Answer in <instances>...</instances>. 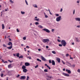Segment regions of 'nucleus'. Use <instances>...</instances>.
Wrapping results in <instances>:
<instances>
[{
	"label": "nucleus",
	"instance_id": "64",
	"mask_svg": "<svg viewBox=\"0 0 80 80\" xmlns=\"http://www.w3.org/2000/svg\"><path fill=\"white\" fill-rule=\"evenodd\" d=\"M72 45H74V42H72Z\"/></svg>",
	"mask_w": 80,
	"mask_h": 80
},
{
	"label": "nucleus",
	"instance_id": "27",
	"mask_svg": "<svg viewBox=\"0 0 80 80\" xmlns=\"http://www.w3.org/2000/svg\"><path fill=\"white\" fill-rule=\"evenodd\" d=\"M44 72H48V70L47 69H44Z\"/></svg>",
	"mask_w": 80,
	"mask_h": 80
},
{
	"label": "nucleus",
	"instance_id": "43",
	"mask_svg": "<svg viewBox=\"0 0 80 80\" xmlns=\"http://www.w3.org/2000/svg\"><path fill=\"white\" fill-rule=\"evenodd\" d=\"M49 63H52V62H51V60H49Z\"/></svg>",
	"mask_w": 80,
	"mask_h": 80
},
{
	"label": "nucleus",
	"instance_id": "47",
	"mask_svg": "<svg viewBox=\"0 0 80 80\" xmlns=\"http://www.w3.org/2000/svg\"><path fill=\"white\" fill-rule=\"evenodd\" d=\"M8 62H10V63H12V62H13V61H10V60H8Z\"/></svg>",
	"mask_w": 80,
	"mask_h": 80
},
{
	"label": "nucleus",
	"instance_id": "15",
	"mask_svg": "<svg viewBox=\"0 0 80 80\" xmlns=\"http://www.w3.org/2000/svg\"><path fill=\"white\" fill-rule=\"evenodd\" d=\"M75 41L76 42H79L80 41H79V40L77 38H75Z\"/></svg>",
	"mask_w": 80,
	"mask_h": 80
},
{
	"label": "nucleus",
	"instance_id": "61",
	"mask_svg": "<svg viewBox=\"0 0 80 80\" xmlns=\"http://www.w3.org/2000/svg\"><path fill=\"white\" fill-rule=\"evenodd\" d=\"M9 41H11L12 40V39L10 38H9Z\"/></svg>",
	"mask_w": 80,
	"mask_h": 80
},
{
	"label": "nucleus",
	"instance_id": "10",
	"mask_svg": "<svg viewBox=\"0 0 80 80\" xmlns=\"http://www.w3.org/2000/svg\"><path fill=\"white\" fill-rule=\"evenodd\" d=\"M66 72H67L68 73H69V74L71 73V71L70 70L66 69Z\"/></svg>",
	"mask_w": 80,
	"mask_h": 80
},
{
	"label": "nucleus",
	"instance_id": "11",
	"mask_svg": "<svg viewBox=\"0 0 80 80\" xmlns=\"http://www.w3.org/2000/svg\"><path fill=\"white\" fill-rule=\"evenodd\" d=\"M8 45L12 46L13 45V44H12V42H8Z\"/></svg>",
	"mask_w": 80,
	"mask_h": 80
},
{
	"label": "nucleus",
	"instance_id": "5",
	"mask_svg": "<svg viewBox=\"0 0 80 80\" xmlns=\"http://www.w3.org/2000/svg\"><path fill=\"white\" fill-rule=\"evenodd\" d=\"M26 78V77L25 76H21V78H20V80H25Z\"/></svg>",
	"mask_w": 80,
	"mask_h": 80
},
{
	"label": "nucleus",
	"instance_id": "52",
	"mask_svg": "<svg viewBox=\"0 0 80 80\" xmlns=\"http://www.w3.org/2000/svg\"><path fill=\"white\" fill-rule=\"evenodd\" d=\"M45 66H47V67H48V65H47V64H45Z\"/></svg>",
	"mask_w": 80,
	"mask_h": 80
},
{
	"label": "nucleus",
	"instance_id": "18",
	"mask_svg": "<svg viewBox=\"0 0 80 80\" xmlns=\"http://www.w3.org/2000/svg\"><path fill=\"white\" fill-rule=\"evenodd\" d=\"M7 48H8V49H12V46H11L9 47H7Z\"/></svg>",
	"mask_w": 80,
	"mask_h": 80
},
{
	"label": "nucleus",
	"instance_id": "58",
	"mask_svg": "<svg viewBox=\"0 0 80 80\" xmlns=\"http://www.w3.org/2000/svg\"><path fill=\"white\" fill-rule=\"evenodd\" d=\"M46 48H48V46H46Z\"/></svg>",
	"mask_w": 80,
	"mask_h": 80
},
{
	"label": "nucleus",
	"instance_id": "32",
	"mask_svg": "<svg viewBox=\"0 0 80 80\" xmlns=\"http://www.w3.org/2000/svg\"><path fill=\"white\" fill-rule=\"evenodd\" d=\"M39 18L35 19V20H36V21H37L38 22V21H39Z\"/></svg>",
	"mask_w": 80,
	"mask_h": 80
},
{
	"label": "nucleus",
	"instance_id": "49",
	"mask_svg": "<svg viewBox=\"0 0 80 80\" xmlns=\"http://www.w3.org/2000/svg\"><path fill=\"white\" fill-rule=\"evenodd\" d=\"M58 41L59 42H61V41L59 39H58Z\"/></svg>",
	"mask_w": 80,
	"mask_h": 80
},
{
	"label": "nucleus",
	"instance_id": "31",
	"mask_svg": "<svg viewBox=\"0 0 80 80\" xmlns=\"http://www.w3.org/2000/svg\"><path fill=\"white\" fill-rule=\"evenodd\" d=\"M10 2L11 3H13V2L12 1V0H10Z\"/></svg>",
	"mask_w": 80,
	"mask_h": 80
},
{
	"label": "nucleus",
	"instance_id": "1",
	"mask_svg": "<svg viewBox=\"0 0 80 80\" xmlns=\"http://www.w3.org/2000/svg\"><path fill=\"white\" fill-rule=\"evenodd\" d=\"M61 43L64 47H65V46H66V45H67V42L65 40H62L61 41Z\"/></svg>",
	"mask_w": 80,
	"mask_h": 80
},
{
	"label": "nucleus",
	"instance_id": "35",
	"mask_svg": "<svg viewBox=\"0 0 80 80\" xmlns=\"http://www.w3.org/2000/svg\"><path fill=\"white\" fill-rule=\"evenodd\" d=\"M35 24H36V25H38V24H39V23H38V22H35Z\"/></svg>",
	"mask_w": 80,
	"mask_h": 80
},
{
	"label": "nucleus",
	"instance_id": "54",
	"mask_svg": "<svg viewBox=\"0 0 80 80\" xmlns=\"http://www.w3.org/2000/svg\"><path fill=\"white\" fill-rule=\"evenodd\" d=\"M62 63H63V64H65V62H63V61H62Z\"/></svg>",
	"mask_w": 80,
	"mask_h": 80
},
{
	"label": "nucleus",
	"instance_id": "41",
	"mask_svg": "<svg viewBox=\"0 0 80 80\" xmlns=\"http://www.w3.org/2000/svg\"><path fill=\"white\" fill-rule=\"evenodd\" d=\"M78 73H80V69H78Z\"/></svg>",
	"mask_w": 80,
	"mask_h": 80
},
{
	"label": "nucleus",
	"instance_id": "38",
	"mask_svg": "<svg viewBox=\"0 0 80 80\" xmlns=\"http://www.w3.org/2000/svg\"><path fill=\"white\" fill-rule=\"evenodd\" d=\"M55 15H56L57 17H58V16H59V14H56Z\"/></svg>",
	"mask_w": 80,
	"mask_h": 80
},
{
	"label": "nucleus",
	"instance_id": "24",
	"mask_svg": "<svg viewBox=\"0 0 80 80\" xmlns=\"http://www.w3.org/2000/svg\"><path fill=\"white\" fill-rule=\"evenodd\" d=\"M23 56H19V59H20V58H23Z\"/></svg>",
	"mask_w": 80,
	"mask_h": 80
},
{
	"label": "nucleus",
	"instance_id": "37",
	"mask_svg": "<svg viewBox=\"0 0 80 80\" xmlns=\"http://www.w3.org/2000/svg\"><path fill=\"white\" fill-rule=\"evenodd\" d=\"M34 7H35V8H37V6L36 4L35 5V6H34Z\"/></svg>",
	"mask_w": 80,
	"mask_h": 80
},
{
	"label": "nucleus",
	"instance_id": "50",
	"mask_svg": "<svg viewBox=\"0 0 80 80\" xmlns=\"http://www.w3.org/2000/svg\"><path fill=\"white\" fill-rule=\"evenodd\" d=\"M26 48H29V47L28 46H26Z\"/></svg>",
	"mask_w": 80,
	"mask_h": 80
},
{
	"label": "nucleus",
	"instance_id": "9",
	"mask_svg": "<svg viewBox=\"0 0 80 80\" xmlns=\"http://www.w3.org/2000/svg\"><path fill=\"white\" fill-rule=\"evenodd\" d=\"M62 74L63 75H64V76H66V77H69V74H67L63 72Z\"/></svg>",
	"mask_w": 80,
	"mask_h": 80
},
{
	"label": "nucleus",
	"instance_id": "25",
	"mask_svg": "<svg viewBox=\"0 0 80 80\" xmlns=\"http://www.w3.org/2000/svg\"><path fill=\"white\" fill-rule=\"evenodd\" d=\"M16 54H17L16 56L17 57H19V53H16Z\"/></svg>",
	"mask_w": 80,
	"mask_h": 80
},
{
	"label": "nucleus",
	"instance_id": "40",
	"mask_svg": "<svg viewBox=\"0 0 80 80\" xmlns=\"http://www.w3.org/2000/svg\"><path fill=\"white\" fill-rule=\"evenodd\" d=\"M29 78V77L27 76V78L26 79V80H28Z\"/></svg>",
	"mask_w": 80,
	"mask_h": 80
},
{
	"label": "nucleus",
	"instance_id": "12",
	"mask_svg": "<svg viewBox=\"0 0 80 80\" xmlns=\"http://www.w3.org/2000/svg\"><path fill=\"white\" fill-rule=\"evenodd\" d=\"M75 19L76 21H78L79 22H80V18H75Z\"/></svg>",
	"mask_w": 80,
	"mask_h": 80
},
{
	"label": "nucleus",
	"instance_id": "63",
	"mask_svg": "<svg viewBox=\"0 0 80 80\" xmlns=\"http://www.w3.org/2000/svg\"><path fill=\"white\" fill-rule=\"evenodd\" d=\"M77 3H79V1H77Z\"/></svg>",
	"mask_w": 80,
	"mask_h": 80
},
{
	"label": "nucleus",
	"instance_id": "19",
	"mask_svg": "<svg viewBox=\"0 0 80 80\" xmlns=\"http://www.w3.org/2000/svg\"><path fill=\"white\" fill-rule=\"evenodd\" d=\"M38 28H43V26H42L41 25H39L38 26Z\"/></svg>",
	"mask_w": 80,
	"mask_h": 80
},
{
	"label": "nucleus",
	"instance_id": "57",
	"mask_svg": "<svg viewBox=\"0 0 80 80\" xmlns=\"http://www.w3.org/2000/svg\"><path fill=\"white\" fill-rule=\"evenodd\" d=\"M49 13L50 15H52V13L50 12H49Z\"/></svg>",
	"mask_w": 80,
	"mask_h": 80
},
{
	"label": "nucleus",
	"instance_id": "30",
	"mask_svg": "<svg viewBox=\"0 0 80 80\" xmlns=\"http://www.w3.org/2000/svg\"><path fill=\"white\" fill-rule=\"evenodd\" d=\"M25 2L26 3L27 5H28V2H27V0H25Z\"/></svg>",
	"mask_w": 80,
	"mask_h": 80
},
{
	"label": "nucleus",
	"instance_id": "23",
	"mask_svg": "<svg viewBox=\"0 0 80 80\" xmlns=\"http://www.w3.org/2000/svg\"><path fill=\"white\" fill-rule=\"evenodd\" d=\"M44 15H45V18H48V16H47V15H45V13L44 12Z\"/></svg>",
	"mask_w": 80,
	"mask_h": 80
},
{
	"label": "nucleus",
	"instance_id": "45",
	"mask_svg": "<svg viewBox=\"0 0 80 80\" xmlns=\"http://www.w3.org/2000/svg\"><path fill=\"white\" fill-rule=\"evenodd\" d=\"M37 67H38V65H37L36 66H35V68H37Z\"/></svg>",
	"mask_w": 80,
	"mask_h": 80
},
{
	"label": "nucleus",
	"instance_id": "48",
	"mask_svg": "<svg viewBox=\"0 0 80 80\" xmlns=\"http://www.w3.org/2000/svg\"><path fill=\"white\" fill-rule=\"evenodd\" d=\"M17 32H19V31L18 30V29H17Z\"/></svg>",
	"mask_w": 80,
	"mask_h": 80
},
{
	"label": "nucleus",
	"instance_id": "56",
	"mask_svg": "<svg viewBox=\"0 0 80 80\" xmlns=\"http://www.w3.org/2000/svg\"><path fill=\"white\" fill-rule=\"evenodd\" d=\"M19 76H20V75L19 74H18V76H17V77H19Z\"/></svg>",
	"mask_w": 80,
	"mask_h": 80
},
{
	"label": "nucleus",
	"instance_id": "59",
	"mask_svg": "<svg viewBox=\"0 0 80 80\" xmlns=\"http://www.w3.org/2000/svg\"><path fill=\"white\" fill-rule=\"evenodd\" d=\"M38 50L40 52V51H41V49H38Z\"/></svg>",
	"mask_w": 80,
	"mask_h": 80
},
{
	"label": "nucleus",
	"instance_id": "46",
	"mask_svg": "<svg viewBox=\"0 0 80 80\" xmlns=\"http://www.w3.org/2000/svg\"><path fill=\"white\" fill-rule=\"evenodd\" d=\"M75 64H73L71 66L72 67H73V68H74V67H75Z\"/></svg>",
	"mask_w": 80,
	"mask_h": 80
},
{
	"label": "nucleus",
	"instance_id": "8",
	"mask_svg": "<svg viewBox=\"0 0 80 80\" xmlns=\"http://www.w3.org/2000/svg\"><path fill=\"white\" fill-rule=\"evenodd\" d=\"M25 65L26 67H28V66H29L30 65V63L28 62H26L25 63Z\"/></svg>",
	"mask_w": 80,
	"mask_h": 80
},
{
	"label": "nucleus",
	"instance_id": "60",
	"mask_svg": "<svg viewBox=\"0 0 80 80\" xmlns=\"http://www.w3.org/2000/svg\"><path fill=\"white\" fill-rule=\"evenodd\" d=\"M13 55L14 56H15V57L16 56V54H13Z\"/></svg>",
	"mask_w": 80,
	"mask_h": 80
},
{
	"label": "nucleus",
	"instance_id": "42",
	"mask_svg": "<svg viewBox=\"0 0 80 80\" xmlns=\"http://www.w3.org/2000/svg\"><path fill=\"white\" fill-rule=\"evenodd\" d=\"M62 45H63L62 44H59V47H62Z\"/></svg>",
	"mask_w": 80,
	"mask_h": 80
},
{
	"label": "nucleus",
	"instance_id": "33",
	"mask_svg": "<svg viewBox=\"0 0 80 80\" xmlns=\"http://www.w3.org/2000/svg\"><path fill=\"white\" fill-rule=\"evenodd\" d=\"M3 46L4 47H7V46H6V45L5 44H3Z\"/></svg>",
	"mask_w": 80,
	"mask_h": 80
},
{
	"label": "nucleus",
	"instance_id": "28",
	"mask_svg": "<svg viewBox=\"0 0 80 80\" xmlns=\"http://www.w3.org/2000/svg\"><path fill=\"white\" fill-rule=\"evenodd\" d=\"M23 40H26V37H23Z\"/></svg>",
	"mask_w": 80,
	"mask_h": 80
},
{
	"label": "nucleus",
	"instance_id": "62",
	"mask_svg": "<svg viewBox=\"0 0 80 80\" xmlns=\"http://www.w3.org/2000/svg\"><path fill=\"white\" fill-rule=\"evenodd\" d=\"M3 63H7V61L3 62Z\"/></svg>",
	"mask_w": 80,
	"mask_h": 80
},
{
	"label": "nucleus",
	"instance_id": "53",
	"mask_svg": "<svg viewBox=\"0 0 80 80\" xmlns=\"http://www.w3.org/2000/svg\"><path fill=\"white\" fill-rule=\"evenodd\" d=\"M80 26H77V27H78V28H80Z\"/></svg>",
	"mask_w": 80,
	"mask_h": 80
},
{
	"label": "nucleus",
	"instance_id": "26",
	"mask_svg": "<svg viewBox=\"0 0 80 80\" xmlns=\"http://www.w3.org/2000/svg\"><path fill=\"white\" fill-rule=\"evenodd\" d=\"M47 77H48V78H52L51 76H49L47 75L46 76Z\"/></svg>",
	"mask_w": 80,
	"mask_h": 80
},
{
	"label": "nucleus",
	"instance_id": "4",
	"mask_svg": "<svg viewBox=\"0 0 80 80\" xmlns=\"http://www.w3.org/2000/svg\"><path fill=\"white\" fill-rule=\"evenodd\" d=\"M49 41V39H44L42 40L43 42L44 43H46V42H48Z\"/></svg>",
	"mask_w": 80,
	"mask_h": 80
},
{
	"label": "nucleus",
	"instance_id": "2",
	"mask_svg": "<svg viewBox=\"0 0 80 80\" xmlns=\"http://www.w3.org/2000/svg\"><path fill=\"white\" fill-rule=\"evenodd\" d=\"M62 18V17L61 16H60L59 17L56 18V21L57 22H60V20H61V18Z\"/></svg>",
	"mask_w": 80,
	"mask_h": 80
},
{
	"label": "nucleus",
	"instance_id": "6",
	"mask_svg": "<svg viewBox=\"0 0 80 80\" xmlns=\"http://www.w3.org/2000/svg\"><path fill=\"white\" fill-rule=\"evenodd\" d=\"M41 59H42V60H43V61H47V59H46L43 56H41Z\"/></svg>",
	"mask_w": 80,
	"mask_h": 80
},
{
	"label": "nucleus",
	"instance_id": "36",
	"mask_svg": "<svg viewBox=\"0 0 80 80\" xmlns=\"http://www.w3.org/2000/svg\"><path fill=\"white\" fill-rule=\"evenodd\" d=\"M3 74L2 73L1 74V77H3Z\"/></svg>",
	"mask_w": 80,
	"mask_h": 80
},
{
	"label": "nucleus",
	"instance_id": "55",
	"mask_svg": "<svg viewBox=\"0 0 80 80\" xmlns=\"http://www.w3.org/2000/svg\"><path fill=\"white\" fill-rule=\"evenodd\" d=\"M37 61H39L40 59L38 58V59H37Z\"/></svg>",
	"mask_w": 80,
	"mask_h": 80
},
{
	"label": "nucleus",
	"instance_id": "21",
	"mask_svg": "<svg viewBox=\"0 0 80 80\" xmlns=\"http://www.w3.org/2000/svg\"><path fill=\"white\" fill-rule=\"evenodd\" d=\"M52 52L53 53V54H56V52L55 51H52Z\"/></svg>",
	"mask_w": 80,
	"mask_h": 80
},
{
	"label": "nucleus",
	"instance_id": "20",
	"mask_svg": "<svg viewBox=\"0 0 80 80\" xmlns=\"http://www.w3.org/2000/svg\"><path fill=\"white\" fill-rule=\"evenodd\" d=\"M11 66H12V64H10L8 66V67L9 68H11Z\"/></svg>",
	"mask_w": 80,
	"mask_h": 80
},
{
	"label": "nucleus",
	"instance_id": "14",
	"mask_svg": "<svg viewBox=\"0 0 80 80\" xmlns=\"http://www.w3.org/2000/svg\"><path fill=\"white\" fill-rule=\"evenodd\" d=\"M52 65H55V62L53 60L52 61Z\"/></svg>",
	"mask_w": 80,
	"mask_h": 80
},
{
	"label": "nucleus",
	"instance_id": "34",
	"mask_svg": "<svg viewBox=\"0 0 80 80\" xmlns=\"http://www.w3.org/2000/svg\"><path fill=\"white\" fill-rule=\"evenodd\" d=\"M68 56H69V54L68 53L67 54H66V57H68Z\"/></svg>",
	"mask_w": 80,
	"mask_h": 80
},
{
	"label": "nucleus",
	"instance_id": "29",
	"mask_svg": "<svg viewBox=\"0 0 80 80\" xmlns=\"http://www.w3.org/2000/svg\"><path fill=\"white\" fill-rule=\"evenodd\" d=\"M21 13L22 15H23L24 14H25V12H23L22 11H21Z\"/></svg>",
	"mask_w": 80,
	"mask_h": 80
},
{
	"label": "nucleus",
	"instance_id": "22",
	"mask_svg": "<svg viewBox=\"0 0 80 80\" xmlns=\"http://www.w3.org/2000/svg\"><path fill=\"white\" fill-rule=\"evenodd\" d=\"M2 29H4V28H5V26H4V24H2Z\"/></svg>",
	"mask_w": 80,
	"mask_h": 80
},
{
	"label": "nucleus",
	"instance_id": "16",
	"mask_svg": "<svg viewBox=\"0 0 80 80\" xmlns=\"http://www.w3.org/2000/svg\"><path fill=\"white\" fill-rule=\"evenodd\" d=\"M23 72L24 73H26L27 72V69H24L23 70Z\"/></svg>",
	"mask_w": 80,
	"mask_h": 80
},
{
	"label": "nucleus",
	"instance_id": "51",
	"mask_svg": "<svg viewBox=\"0 0 80 80\" xmlns=\"http://www.w3.org/2000/svg\"><path fill=\"white\" fill-rule=\"evenodd\" d=\"M73 14L74 15L75 14V10H73Z\"/></svg>",
	"mask_w": 80,
	"mask_h": 80
},
{
	"label": "nucleus",
	"instance_id": "44",
	"mask_svg": "<svg viewBox=\"0 0 80 80\" xmlns=\"http://www.w3.org/2000/svg\"><path fill=\"white\" fill-rule=\"evenodd\" d=\"M62 11H63V9H62V8H61V10L60 11V12H62Z\"/></svg>",
	"mask_w": 80,
	"mask_h": 80
},
{
	"label": "nucleus",
	"instance_id": "13",
	"mask_svg": "<svg viewBox=\"0 0 80 80\" xmlns=\"http://www.w3.org/2000/svg\"><path fill=\"white\" fill-rule=\"evenodd\" d=\"M56 60H57L58 62V63L60 62V59L59 58H58L56 59Z\"/></svg>",
	"mask_w": 80,
	"mask_h": 80
},
{
	"label": "nucleus",
	"instance_id": "39",
	"mask_svg": "<svg viewBox=\"0 0 80 80\" xmlns=\"http://www.w3.org/2000/svg\"><path fill=\"white\" fill-rule=\"evenodd\" d=\"M47 67L48 68V69L49 70H50V69H51V68H50V67H49L48 66V67Z\"/></svg>",
	"mask_w": 80,
	"mask_h": 80
},
{
	"label": "nucleus",
	"instance_id": "7",
	"mask_svg": "<svg viewBox=\"0 0 80 80\" xmlns=\"http://www.w3.org/2000/svg\"><path fill=\"white\" fill-rule=\"evenodd\" d=\"M66 63L69 65H68L69 67H72V65L71 64V63H70L69 62H68L67 61Z\"/></svg>",
	"mask_w": 80,
	"mask_h": 80
},
{
	"label": "nucleus",
	"instance_id": "3",
	"mask_svg": "<svg viewBox=\"0 0 80 80\" xmlns=\"http://www.w3.org/2000/svg\"><path fill=\"white\" fill-rule=\"evenodd\" d=\"M42 30L43 31H45V32H47V33H50V31L49 30L46 28H44L42 29Z\"/></svg>",
	"mask_w": 80,
	"mask_h": 80
},
{
	"label": "nucleus",
	"instance_id": "17",
	"mask_svg": "<svg viewBox=\"0 0 80 80\" xmlns=\"http://www.w3.org/2000/svg\"><path fill=\"white\" fill-rule=\"evenodd\" d=\"M22 69H23V70H24V69H26V66H25L24 65L22 66Z\"/></svg>",
	"mask_w": 80,
	"mask_h": 80
}]
</instances>
